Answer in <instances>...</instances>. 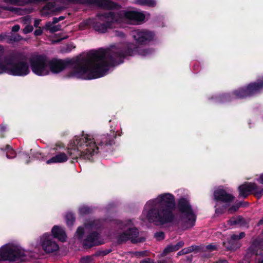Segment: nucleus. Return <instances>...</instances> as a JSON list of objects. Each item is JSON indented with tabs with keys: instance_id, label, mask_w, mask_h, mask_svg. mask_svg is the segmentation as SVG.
Masks as SVG:
<instances>
[{
	"instance_id": "nucleus-13",
	"label": "nucleus",
	"mask_w": 263,
	"mask_h": 263,
	"mask_svg": "<svg viewBox=\"0 0 263 263\" xmlns=\"http://www.w3.org/2000/svg\"><path fill=\"white\" fill-rule=\"evenodd\" d=\"M245 236L244 232L238 234L231 235L226 241L223 242V245L227 250H234L239 248V240Z\"/></svg>"
},
{
	"instance_id": "nucleus-37",
	"label": "nucleus",
	"mask_w": 263,
	"mask_h": 263,
	"mask_svg": "<svg viewBox=\"0 0 263 263\" xmlns=\"http://www.w3.org/2000/svg\"><path fill=\"white\" fill-rule=\"evenodd\" d=\"M7 37V34H1L0 35V42H3L4 40H6Z\"/></svg>"
},
{
	"instance_id": "nucleus-19",
	"label": "nucleus",
	"mask_w": 263,
	"mask_h": 263,
	"mask_svg": "<svg viewBox=\"0 0 263 263\" xmlns=\"http://www.w3.org/2000/svg\"><path fill=\"white\" fill-rule=\"evenodd\" d=\"M60 9H58L55 7L54 4L52 3H49L46 5L42 9L41 11V13L42 15L45 16L48 14H51V13L56 12L61 10Z\"/></svg>"
},
{
	"instance_id": "nucleus-45",
	"label": "nucleus",
	"mask_w": 263,
	"mask_h": 263,
	"mask_svg": "<svg viewBox=\"0 0 263 263\" xmlns=\"http://www.w3.org/2000/svg\"><path fill=\"white\" fill-rule=\"evenodd\" d=\"M64 19V17L63 16H60L59 17H58V20H59V21H62Z\"/></svg>"
},
{
	"instance_id": "nucleus-12",
	"label": "nucleus",
	"mask_w": 263,
	"mask_h": 263,
	"mask_svg": "<svg viewBox=\"0 0 263 263\" xmlns=\"http://www.w3.org/2000/svg\"><path fill=\"white\" fill-rule=\"evenodd\" d=\"M39 243L46 253H52L59 249V246L48 233H44L39 238Z\"/></svg>"
},
{
	"instance_id": "nucleus-32",
	"label": "nucleus",
	"mask_w": 263,
	"mask_h": 263,
	"mask_svg": "<svg viewBox=\"0 0 263 263\" xmlns=\"http://www.w3.org/2000/svg\"><path fill=\"white\" fill-rule=\"evenodd\" d=\"M217 247L213 245H209L206 246L205 249L209 252L216 250Z\"/></svg>"
},
{
	"instance_id": "nucleus-46",
	"label": "nucleus",
	"mask_w": 263,
	"mask_h": 263,
	"mask_svg": "<svg viewBox=\"0 0 263 263\" xmlns=\"http://www.w3.org/2000/svg\"><path fill=\"white\" fill-rule=\"evenodd\" d=\"M67 37V36H65V37H62V38H61V39H60L58 40L57 41V42H60V41H61L62 40L64 39H66Z\"/></svg>"
},
{
	"instance_id": "nucleus-30",
	"label": "nucleus",
	"mask_w": 263,
	"mask_h": 263,
	"mask_svg": "<svg viewBox=\"0 0 263 263\" xmlns=\"http://www.w3.org/2000/svg\"><path fill=\"white\" fill-rule=\"evenodd\" d=\"M253 193L257 198H259L263 195V188L260 189L256 185V189L253 190Z\"/></svg>"
},
{
	"instance_id": "nucleus-28",
	"label": "nucleus",
	"mask_w": 263,
	"mask_h": 263,
	"mask_svg": "<svg viewBox=\"0 0 263 263\" xmlns=\"http://www.w3.org/2000/svg\"><path fill=\"white\" fill-rule=\"evenodd\" d=\"M6 151H7V154L6 156L7 158L8 159H11L15 157V153L14 152V151L11 148V147L7 145L6 146Z\"/></svg>"
},
{
	"instance_id": "nucleus-23",
	"label": "nucleus",
	"mask_w": 263,
	"mask_h": 263,
	"mask_svg": "<svg viewBox=\"0 0 263 263\" xmlns=\"http://www.w3.org/2000/svg\"><path fill=\"white\" fill-rule=\"evenodd\" d=\"M243 222V219L240 216L232 217L229 220L228 224L230 226L236 225H242Z\"/></svg>"
},
{
	"instance_id": "nucleus-3",
	"label": "nucleus",
	"mask_w": 263,
	"mask_h": 263,
	"mask_svg": "<svg viewBox=\"0 0 263 263\" xmlns=\"http://www.w3.org/2000/svg\"><path fill=\"white\" fill-rule=\"evenodd\" d=\"M97 51H92L84 57L78 58L72 63V61L57 59H53L49 61L44 56L40 55H34L30 60V66L32 72L35 74L39 76H45L48 75L50 72L53 73H60L67 68L70 64H72V69L69 72L67 76L69 78H74L83 80L97 79L98 78L85 79L76 76L77 72L84 69H93L103 63L101 62V64H98V62H97L96 60L91 59L89 60V62H87V64L84 65L80 64L82 60L87 59L89 55Z\"/></svg>"
},
{
	"instance_id": "nucleus-31",
	"label": "nucleus",
	"mask_w": 263,
	"mask_h": 263,
	"mask_svg": "<svg viewBox=\"0 0 263 263\" xmlns=\"http://www.w3.org/2000/svg\"><path fill=\"white\" fill-rule=\"evenodd\" d=\"M155 237L157 240H161L164 238V233L162 232H157L155 234Z\"/></svg>"
},
{
	"instance_id": "nucleus-7",
	"label": "nucleus",
	"mask_w": 263,
	"mask_h": 263,
	"mask_svg": "<svg viewBox=\"0 0 263 263\" xmlns=\"http://www.w3.org/2000/svg\"><path fill=\"white\" fill-rule=\"evenodd\" d=\"M101 226V224L99 220H89L84 223V228L80 227L78 228L76 236L81 239L84 234H88L83 243L85 246L91 247L101 244L103 242L100 240L99 235L96 232V230Z\"/></svg>"
},
{
	"instance_id": "nucleus-16",
	"label": "nucleus",
	"mask_w": 263,
	"mask_h": 263,
	"mask_svg": "<svg viewBox=\"0 0 263 263\" xmlns=\"http://www.w3.org/2000/svg\"><path fill=\"white\" fill-rule=\"evenodd\" d=\"M51 233L54 237L58 239L60 241H65L66 240V235L65 230L58 226H54L52 230Z\"/></svg>"
},
{
	"instance_id": "nucleus-2",
	"label": "nucleus",
	"mask_w": 263,
	"mask_h": 263,
	"mask_svg": "<svg viewBox=\"0 0 263 263\" xmlns=\"http://www.w3.org/2000/svg\"><path fill=\"white\" fill-rule=\"evenodd\" d=\"M99 5L108 11L98 13L95 20H89L94 29L102 33L108 29L124 27L126 24L137 25L145 18L143 12L136 10H119V6L109 0H99Z\"/></svg>"
},
{
	"instance_id": "nucleus-21",
	"label": "nucleus",
	"mask_w": 263,
	"mask_h": 263,
	"mask_svg": "<svg viewBox=\"0 0 263 263\" xmlns=\"http://www.w3.org/2000/svg\"><path fill=\"white\" fill-rule=\"evenodd\" d=\"M116 136H110L108 135H103L101 136L99 138L97 139V140H100V144H111L113 140V139L115 138Z\"/></svg>"
},
{
	"instance_id": "nucleus-34",
	"label": "nucleus",
	"mask_w": 263,
	"mask_h": 263,
	"mask_svg": "<svg viewBox=\"0 0 263 263\" xmlns=\"http://www.w3.org/2000/svg\"><path fill=\"white\" fill-rule=\"evenodd\" d=\"M239 208V206L235 205L229 209V212L230 213H233V212L236 211Z\"/></svg>"
},
{
	"instance_id": "nucleus-20",
	"label": "nucleus",
	"mask_w": 263,
	"mask_h": 263,
	"mask_svg": "<svg viewBox=\"0 0 263 263\" xmlns=\"http://www.w3.org/2000/svg\"><path fill=\"white\" fill-rule=\"evenodd\" d=\"M183 245L184 242L183 241H180L178 242L176 245L168 246L164 250L163 255H165L168 253L176 251L178 250H179L181 247H183Z\"/></svg>"
},
{
	"instance_id": "nucleus-18",
	"label": "nucleus",
	"mask_w": 263,
	"mask_h": 263,
	"mask_svg": "<svg viewBox=\"0 0 263 263\" xmlns=\"http://www.w3.org/2000/svg\"><path fill=\"white\" fill-rule=\"evenodd\" d=\"M68 159L67 156L65 153H60L46 161V163L50 164L54 163H62Z\"/></svg>"
},
{
	"instance_id": "nucleus-27",
	"label": "nucleus",
	"mask_w": 263,
	"mask_h": 263,
	"mask_svg": "<svg viewBox=\"0 0 263 263\" xmlns=\"http://www.w3.org/2000/svg\"><path fill=\"white\" fill-rule=\"evenodd\" d=\"M90 211L91 209L86 205H81L79 208V213L81 215L88 214Z\"/></svg>"
},
{
	"instance_id": "nucleus-1",
	"label": "nucleus",
	"mask_w": 263,
	"mask_h": 263,
	"mask_svg": "<svg viewBox=\"0 0 263 263\" xmlns=\"http://www.w3.org/2000/svg\"><path fill=\"white\" fill-rule=\"evenodd\" d=\"M132 36L139 46L132 49L130 45L127 49L123 51L120 45L113 46L107 49H100L89 55L87 59L82 60L80 64H85L89 60L94 59L98 64H101L93 69H84L79 71L76 76L85 79L100 78L105 76L109 68L116 64L122 63V59L127 55L138 54L141 57H146L153 52L151 49L143 46L154 40L155 33L147 29H142L133 30Z\"/></svg>"
},
{
	"instance_id": "nucleus-29",
	"label": "nucleus",
	"mask_w": 263,
	"mask_h": 263,
	"mask_svg": "<svg viewBox=\"0 0 263 263\" xmlns=\"http://www.w3.org/2000/svg\"><path fill=\"white\" fill-rule=\"evenodd\" d=\"M66 222L67 225L71 226L73 224L74 221V218L73 214L71 213H68L66 216Z\"/></svg>"
},
{
	"instance_id": "nucleus-8",
	"label": "nucleus",
	"mask_w": 263,
	"mask_h": 263,
	"mask_svg": "<svg viewBox=\"0 0 263 263\" xmlns=\"http://www.w3.org/2000/svg\"><path fill=\"white\" fill-rule=\"evenodd\" d=\"M177 206L182 214L180 222L182 229L187 230L194 226L196 216L192 210L189 199L185 197L180 198L178 200Z\"/></svg>"
},
{
	"instance_id": "nucleus-48",
	"label": "nucleus",
	"mask_w": 263,
	"mask_h": 263,
	"mask_svg": "<svg viewBox=\"0 0 263 263\" xmlns=\"http://www.w3.org/2000/svg\"><path fill=\"white\" fill-rule=\"evenodd\" d=\"M239 263H249V262L247 261L246 260L244 261H242L241 262H239Z\"/></svg>"
},
{
	"instance_id": "nucleus-24",
	"label": "nucleus",
	"mask_w": 263,
	"mask_h": 263,
	"mask_svg": "<svg viewBox=\"0 0 263 263\" xmlns=\"http://www.w3.org/2000/svg\"><path fill=\"white\" fill-rule=\"evenodd\" d=\"M135 3L139 5L149 7H154L156 4L155 0H136Z\"/></svg>"
},
{
	"instance_id": "nucleus-11",
	"label": "nucleus",
	"mask_w": 263,
	"mask_h": 263,
	"mask_svg": "<svg viewBox=\"0 0 263 263\" xmlns=\"http://www.w3.org/2000/svg\"><path fill=\"white\" fill-rule=\"evenodd\" d=\"M132 223L130 221L127 224H123L122 223L120 227L127 230L122 233L119 234L116 236L117 241L121 243L130 240L133 243L142 242L143 241L142 238L138 237L139 232L137 229L132 227Z\"/></svg>"
},
{
	"instance_id": "nucleus-42",
	"label": "nucleus",
	"mask_w": 263,
	"mask_h": 263,
	"mask_svg": "<svg viewBox=\"0 0 263 263\" xmlns=\"http://www.w3.org/2000/svg\"><path fill=\"white\" fill-rule=\"evenodd\" d=\"M59 22V20H58V17H54L53 18L52 22H51V23L55 24L56 23H57Z\"/></svg>"
},
{
	"instance_id": "nucleus-14",
	"label": "nucleus",
	"mask_w": 263,
	"mask_h": 263,
	"mask_svg": "<svg viewBox=\"0 0 263 263\" xmlns=\"http://www.w3.org/2000/svg\"><path fill=\"white\" fill-rule=\"evenodd\" d=\"M214 199L216 201H221L226 203L232 202L234 197L221 189H217L214 193Z\"/></svg>"
},
{
	"instance_id": "nucleus-6",
	"label": "nucleus",
	"mask_w": 263,
	"mask_h": 263,
	"mask_svg": "<svg viewBox=\"0 0 263 263\" xmlns=\"http://www.w3.org/2000/svg\"><path fill=\"white\" fill-rule=\"evenodd\" d=\"M4 52L3 47L0 45V57ZM31 57L28 60L24 58H18L12 56L5 58L0 61V74L6 73L13 76L25 77L30 72L29 62Z\"/></svg>"
},
{
	"instance_id": "nucleus-47",
	"label": "nucleus",
	"mask_w": 263,
	"mask_h": 263,
	"mask_svg": "<svg viewBox=\"0 0 263 263\" xmlns=\"http://www.w3.org/2000/svg\"><path fill=\"white\" fill-rule=\"evenodd\" d=\"M262 223H263V218H262V219H261L259 221V224H262Z\"/></svg>"
},
{
	"instance_id": "nucleus-33",
	"label": "nucleus",
	"mask_w": 263,
	"mask_h": 263,
	"mask_svg": "<svg viewBox=\"0 0 263 263\" xmlns=\"http://www.w3.org/2000/svg\"><path fill=\"white\" fill-rule=\"evenodd\" d=\"M191 251V250L190 249H183L181 251H179L177 253V255H182V254H186V253H188L189 252H190Z\"/></svg>"
},
{
	"instance_id": "nucleus-17",
	"label": "nucleus",
	"mask_w": 263,
	"mask_h": 263,
	"mask_svg": "<svg viewBox=\"0 0 263 263\" xmlns=\"http://www.w3.org/2000/svg\"><path fill=\"white\" fill-rule=\"evenodd\" d=\"M1 8L4 10H9L18 15H24L28 13H30L32 12V10L30 9H22L21 8L14 7L13 6L1 7Z\"/></svg>"
},
{
	"instance_id": "nucleus-15",
	"label": "nucleus",
	"mask_w": 263,
	"mask_h": 263,
	"mask_svg": "<svg viewBox=\"0 0 263 263\" xmlns=\"http://www.w3.org/2000/svg\"><path fill=\"white\" fill-rule=\"evenodd\" d=\"M255 189L256 184L255 183H245L239 187V196L246 198Z\"/></svg>"
},
{
	"instance_id": "nucleus-22",
	"label": "nucleus",
	"mask_w": 263,
	"mask_h": 263,
	"mask_svg": "<svg viewBox=\"0 0 263 263\" xmlns=\"http://www.w3.org/2000/svg\"><path fill=\"white\" fill-rule=\"evenodd\" d=\"M22 21L25 24H27L26 27L23 29V32L24 34H27L32 32L33 28L32 26L30 25L31 21L30 18L28 16L24 17L22 18Z\"/></svg>"
},
{
	"instance_id": "nucleus-26",
	"label": "nucleus",
	"mask_w": 263,
	"mask_h": 263,
	"mask_svg": "<svg viewBox=\"0 0 263 263\" xmlns=\"http://www.w3.org/2000/svg\"><path fill=\"white\" fill-rule=\"evenodd\" d=\"M6 40L8 43H11L13 42H18L23 40V37L17 34H11V35H7Z\"/></svg>"
},
{
	"instance_id": "nucleus-40",
	"label": "nucleus",
	"mask_w": 263,
	"mask_h": 263,
	"mask_svg": "<svg viewBox=\"0 0 263 263\" xmlns=\"http://www.w3.org/2000/svg\"><path fill=\"white\" fill-rule=\"evenodd\" d=\"M141 263H154V262L149 259H146L143 260Z\"/></svg>"
},
{
	"instance_id": "nucleus-39",
	"label": "nucleus",
	"mask_w": 263,
	"mask_h": 263,
	"mask_svg": "<svg viewBox=\"0 0 263 263\" xmlns=\"http://www.w3.org/2000/svg\"><path fill=\"white\" fill-rule=\"evenodd\" d=\"M41 22V20L36 19L34 21V26L35 27H37Z\"/></svg>"
},
{
	"instance_id": "nucleus-44",
	"label": "nucleus",
	"mask_w": 263,
	"mask_h": 263,
	"mask_svg": "<svg viewBox=\"0 0 263 263\" xmlns=\"http://www.w3.org/2000/svg\"><path fill=\"white\" fill-rule=\"evenodd\" d=\"M217 206H218V205H217V204H216V205H215V208H216L215 211L216 213H220V212L218 211Z\"/></svg>"
},
{
	"instance_id": "nucleus-4",
	"label": "nucleus",
	"mask_w": 263,
	"mask_h": 263,
	"mask_svg": "<svg viewBox=\"0 0 263 263\" xmlns=\"http://www.w3.org/2000/svg\"><path fill=\"white\" fill-rule=\"evenodd\" d=\"M175 196L170 193H164L147 201L144 205L141 218L142 220L163 224L173 221L175 209Z\"/></svg>"
},
{
	"instance_id": "nucleus-41",
	"label": "nucleus",
	"mask_w": 263,
	"mask_h": 263,
	"mask_svg": "<svg viewBox=\"0 0 263 263\" xmlns=\"http://www.w3.org/2000/svg\"><path fill=\"white\" fill-rule=\"evenodd\" d=\"M116 35L120 36V37H124V34L123 33H122L121 32H118V31L116 32Z\"/></svg>"
},
{
	"instance_id": "nucleus-36",
	"label": "nucleus",
	"mask_w": 263,
	"mask_h": 263,
	"mask_svg": "<svg viewBox=\"0 0 263 263\" xmlns=\"http://www.w3.org/2000/svg\"><path fill=\"white\" fill-rule=\"evenodd\" d=\"M20 29V27L18 25H15L12 28V31L17 32Z\"/></svg>"
},
{
	"instance_id": "nucleus-38",
	"label": "nucleus",
	"mask_w": 263,
	"mask_h": 263,
	"mask_svg": "<svg viewBox=\"0 0 263 263\" xmlns=\"http://www.w3.org/2000/svg\"><path fill=\"white\" fill-rule=\"evenodd\" d=\"M257 181L263 184V174L260 175L259 177L257 179Z\"/></svg>"
},
{
	"instance_id": "nucleus-9",
	"label": "nucleus",
	"mask_w": 263,
	"mask_h": 263,
	"mask_svg": "<svg viewBox=\"0 0 263 263\" xmlns=\"http://www.w3.org/2000/svg\"><path fill=\"white\" fill-rule=\"evenodd\" d=\"M24 256V250L17 242H8L0 248V261H16Z\"/></svg>"
},
{
	"instance_id": "nucleus-43",
	"label": "nucleus",
	"mask_w": 263,
	"mask_h": 263,
	"mask_svg": "<svg viewBox=\"0 0 263 263\" xmlns=\"http://www.w3.org/2000/svg\"><path fill=\"white\" fill-rule=\"evenodd\" d=\"M216 263H228L226 260H219Z\"/></svg>"
},
{
	"instance_id": "nucleus-10",
	"label": "nucleus",
	"mask_w": 263,
	"mask_h": 263,
	"mask_svg": "<svg viewBox=\"0 0 263 263\" xmlns=\"http://www.w3.org/2000/svg\"><path fill=\"white\" fill-rule=\"evenodd\" d=\"M263 88V77L260 81L251 83L245 88H240L235 91L231 96L229 94L222 96L221 101H229L232 99H239L251 96Z\"/></svg>"
},
{
	"instance_id": "nucleus-5",
	"label": "nucleus",
	"mask_w": 263,
	"mask_h": 263,
	"mask_svg": "<svg viewBox=\"0 0 263 263\" xmlns=\"http://www.w3.org/2000/svg\"><path fill=\"white\" fill-rule=\"evenodd\" d=\"M98 152V147L92 135L83 134L76 136L69 145L68 153L72 159L90 160Z\"/></svg>"
},
{
	"instance_id": "nucleus-25",
	"label": "nucleus",
	"mask_w": 263,
	"mask_h": 263,
	"mask_svg": "<svg viewBox=\"0 0 263 263\" xmlns=\"http://www.w3.org/2000/svg\"><path fill=\"white\" fill-rule=\"evenodd\" d=\"M45 27L51 32H55L61 29L60 25H55L54 24L51 23L50 22H48L46 24Z\"/></svg>"
},
{
	"instance_id": "nucleus-35",
	"label": "nucleus",
	"mask_w": 263,
	"mask_h": 263,
	"mask_svg": "<svg viewBox=\"0 0 263 263\" xmlns=\"http://www.w3.org/2000/svg\"><path fill=\"white\" fill-rule=\"evenodd\" d=\"M42 32H43L42 29H41V28L39 27L38 29L35 30L34 33L35 35L39 36V35H41Z\"/></svg>"
}]
</instances>
